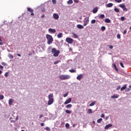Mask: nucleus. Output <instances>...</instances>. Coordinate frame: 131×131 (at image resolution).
Instances as JSON below:
<instances>
[{
	"mask_svg": "<svg viewBox=\"0 0 131 131\" xmlns=\"http://www.w3.org/2000/svg\"><path fill=\"white\" fill-rule=\"evenodd\" d=\"M48 49L49 50H51V53L53 54L54 57H58L59 56L60 54L59 50H57L56 48H52V46H50Z\"/></svg>",
	"mask_w": 131,
	"mask_h": 131,
	"instance_id": "1",
	"label": "nucleus"
},
{
	"mask_svg": "<svg viewBox=\"0 0 131 131\" xmlns=\"http://www.w3.org/2000/svg\"><path fill=\"white\" fill-rule=\"evenodd\" d=\"M46 38L48 40L47 43L48 45H51V43H53V37H52V36L51 35L49 34H47L46 35Z\"/></svg>",
	"mask_w": 131,
	"mask_h": 131,
	"instance_id": "2",
	"label": "nucleus"
},
{
	"mask_svg": "<svg viewBox=\"0 0 131 131\" xmlns=\"http://www.w3.org/2000/svg\"><path fill=\"white\" fill-rule=\"evenodd\" d=\"M59 78L61 79V80H66V79H69L70 78V75H62L59 77Z\"/></svg>",
	"mask_w": 131,
	"mask_h": 131,
	"instance_id": "3",
	"label": "nucleus"
},
{
	"mask_svg": "<svg viewBox=\"0 0 131 131\" xmlns=\"http://www.w3.org/2000/svg\"><path fill=\"white\" fill-rule=\"evenodd\" d=\"M66 41H67L68 43H70V45H72V43H73L74 40H73V39L68 37L66 38Z\"/></svg>",
	"mask_w": 131,
	"mask_h": 131,
	"instance_id": "4",
	"label": "nucleus"
},
{
	"mask_svg": "<svg viewBox=\"0 0 131 131\" xmlns=\"http://www.w3.org/2000/svg\"><path fill=\"white\" fill-rule=\"evenodd\" d=\"M83 22H84L83 26H86V25L89 24L90 22V19H89V17L85 18L84 19Z\"/></svg>",
	"mask_w": 131,
	"mask_h": 131,
	"instance_id": "5",
	"label": "nucleus"
},
{
	"mask_svg": "<svg viewBox=\"0 0 131 131\" xmlns=\"http://www.w3.org/2000/svg\"><path fill=\"white\" fill-rule=\"evenodd\" d=\"M28 12H30L31 13V16H34V13H33V9L32 8H30L29 7L27 8Z\"/></svg>",
	"mask_w": 131,
	"mask_h": 131,
	"instance_id": "6",
	"label": "nucleus"
},
{
	"mask_svg": "<svg viewBox=\"0 0 131 131\" xmlns=\"http://www.w3.org/2000/svg\"><path fill=\"white\" fill-rule=\"evenodd\" d=\"M112 126H113L112 124H108L104 127V129H109Z\"/></svg>",
	"mask_w": 131,
	"mask_h": 131,
	"instance_id": "7",
	"label": "nucleus"
},
{
	"mask_svg": "<svg viewBox=\"0 0 131 131\" xmlns=\"http://www.w3.org/2000/svg\"><path fill=\"white\" fill-rule=\"evenodd\" d=\"M83 76V74H80L77 76L76 79H77V80H80L81 78H82Z\"/></svg>",
	"mask_w": 131,
	"mask_h": 131,
	"instance_id": "8",
	"label": "nucleus"
},
{
	"mask_svg": "<svg viewBox=\"0 0 131 131\" xmlns=\"http://www.w3.org/2000/svg\"><path fill=\"white\" fill-rule=\"evenodd\" d=\"M53 18L54 19H55V20H58L59 19V15L57 13H54Z\"/></svg>",
	"mask_w": 131,
	"mask_h": 131,
	"instance_id": "9",
	"label": "nucleus"
},
{
	"mask_svg": "<svg viewBox=\"0 0 131 131\" xmlns=\"http://www.w3.org/2000/svg\"><path fill=\"white\" fill-rule=\"evenodd\" d=\"M71 98H69L67 100L64 102V105H67V104H69V103H71Z\"/></svg>",
	"mask_w": 131,
	"mask_h": 131,
	"instance_id": "10",
	"label": "nucleus"
},
{
	"mask_svg": "<svg viewBox=\"0 0 131 131\" xmlns=\"http://www.w3.org/2000/svg\"><path fill=\"white\" fill-rule=\"evenodd\" d=\"M49 32H51V33H56V30L52 28H50L48 30Z\"/></svg>",
	"mask_w": 131,
	"mask_h": 131,
	"instance_id": "11",
	"label": "nucleus"
},
{
	"mask_svg": "<svg viewBox=\"0 0 131 131\" xmlns=\"http://www.w3.org/2000/svg\"><path fill=\"white\" fill-rule=\"evenodd\" d=\"M48 99L49 100L54 99V95H53V94H50L49 95Z\"/></svg>",
	"mask_w": 131,
	"mask_h": 131,
	"instance_id": "12",
	"label": "nucleus"
},
{
	"mask_svg": "<svg viewBox=\"0 0 131 131\" xmlns=\"http://www.w3.org/2000/svg\"><path fill=\"white\" fill-rule=\"evenodd\" d=\"M54 103V99H49L48 105H52Z\"/></svg>",
	"mask_w": 131,
	"mask_h": 131,
	"instance_id": "13",
	"label": "nucleus"
},
{
	"mask_svg": "<svg viewBox=\"0 0 131 131\" xmlns=\"http://www.w3.org/2000/svg\"><path fill=\"white\" fill-rule=\"evenodd\" d=\"M77 28H78V29H83L84 28L83 26L79 24L77 25Z\"/></svg>",
	"mask_w": 131,
	"mask_h": 131,
	"instance_id": "14",
	"label": "nucleus"
},
{
	"mask_svg": "<svg viewBox=\"0 0 131 131\" xmlns=\"http://www.w3.org/2000/svg\"><path fill=\"white\" fill-rule=\"evenodd\" d=\"M97 12H98V7H95L93 10V13L94 14H96V13H97Z\"/></svg>",
	"mask_w": 131,
	"mask_h": 131,
	"instance_id": "15",
	"label": "nucleus"
},
{
	"mask_svg": "<svg viewBox=\"0 0 131 131\" xmlns=\"http://www.w3.org/2000/svg\"><path fill=\"white\" fill-rule=\"evenodd\" d=\"M119 97V95H113L111 96V99H117Z\"/></svg>",
	"mask_w": 131,
	"mask_h": 131,
	"instance_id": "16",
	"label": "nucleus"
},
{
	"mask_svg": "<svg viewBox=\"0 0 131 131\" xmlns=\"http://www.w3.org/2000/svg\"><path fill=\"white\" fill-rule=\"evenodd\" d=\"M69 72H71V73H76V70H75V69H70V70H69Z\"/></svg>",
	"mask_w": 131,
	"mask_h": 131,
	"instance_id": "17",
	"label": "nucleus"
},
{
	"mask_svg": "<svg viewBox=\"0 0 131 131\" xmlns=\"http://www.w3.org/2000/svg\"><path fill=\"white\" fill-rule=\"evenodd\" d=\"M104 22L105 23H111V20L109 19V18H105Z\"/></svg>",
	"mask_w": 131,
	"mask_h": 131,
	"instance_id": "18",
	"label": "nucleus"
},
{
	"mask_svg": "<svg viewBox=\"0 0 131 131\" xmlns=\"http://www.w3.org/2000/svg\"><path fill=\"white\" fill-rule=\"evenodd\" d=\"M13 99H10L9 100V102H8L9 105H13Z\"/></svg>",
	"mask_w": 131,
	"mask_h": 131,
	"instance_id": "19",
	"label": "nucleus"
},
{
	"mask_svg": "<svg viewBox=\"0 0 131 131\" xmlns=\"http://www.w3.org/2000/svg\"><path fill=\"white\" fill-rule=\"evenodd\" d=\"M106 7H107V8H112V7H113V4L108 3L106 5Z\"/></svg>",
	"mask_w": 131,
	"mask_h": 131,
	"instance_id": "20",
	"label": "nucleus"
},
{
	"mask_svg": "<svg viewBox=\"0 0 131 131\" xmlns=\"http://www.w3.org/2000/svg\"><path fill=\"white\" fill-rule=\"evenodd\" d=\"M126 86H127V85L126 84H124L123 85V86H122L121 88V91H124V90H125V89H126Z\"/></svg>",
	"mask_w": 131,
	"mask_h": 131,
	"instance_id": "21",
	"label": "nucleus"
},
{
	"mask_svg": "<svg viewBox=\"0 0 131 131\" xmlns=\"http://www.w3.org/2000/svg\"><path fill=\"white\" fill-rule=\"evenodd\" d=\"M63 36V34L62 33H60L57 35L58 38H61Z\"/></svg>",
	"mask_w": 131,
	"mask_h": 131,
	"instance_id": "22",
	"label": "nucleus"
},
{
	"mask_svg": "<svg viewBox=\"0 0 131 131\" xmlns=\"http://www.w3.org/2000/svg\"><path fill=\"white\" fill-rule=\"evenodd\" d=\"M68 5H72L73 4V1L72 0H69L67 2Z\"/></svg>",
	"mask_w": 131,
	"mask_h": 131,
	"instance_id": "23",
	"label": "nucleus"
},
{
	"mask_svg": "<svg viewBox=\"0 0 131 131\" xmlns=\"http://www.w3.org/2000/svg\"><path fill=\"white\" fill-rule=\"evenodd\" d=\"M8 56L9 59H14V56H13L11 54H9Z\"/></svg>",
	"mask_w": 131,
	"mask_h": 131,
	"instance_id": "24",
	"label": "nucleus"
},
{
	"mask_svg": "<svg viewBox=\"0 0 131 131\" xmlns=\"http://www.w3.org/2000/svg\"><path fill=\"white\" fill-rule=\"evenodd\" d=\"M104 18H105V15H104V14H101V15L99 16V19H104Z\"/></svg>",
	"mask_w": 131,
	"mask_h": 131,
	"instance_id": "25",
	"label": "nucleus"
},
{
	"mask_svg": "<svg viewBox=\"0 0 131 131\" xmlns=\"http://www.w3.org/2000/svg\"><path fill=\"white\" fill-rule=\"evenodd\" d=\"M113 67L115 68V69L116 71L118 72V69H117V67H116V64L115 63H113Z\"/></svg>",
	"mask_w": 131,
	"mask_h": 131,
	"instance_id": "26",
	"label": "nucleus"
},
{
	"mask_svg": "<svg viewBox=\"0 0 131 131\" xmlns=\"http://www.w3.org/2000/svg\"><path fill=\"white\" fill-rule=\"evenodd\" d=\"M72 104H68L67 106H66V108L67 109H69L70 108H72Z\"/></svg>",
	"mask_w": 131,
	"mask_h": 131,
	"instance_id": "27",
	"label": "nucleus"
},
{
	"mask_svg": "<svg viewBox=\"0 0 131 131\" xmlns=\"http://www.w3.org/2000/svg\"><path fill=\"white\" fill-rule=\"evenodd\" d=\"M71 111H69V110H66V113H67V114H71Z\"/></svg>",
	"mask_w": 131,
	"mask_h": 131,
	"instance_id": "28",
	"label": "nucleus"
},
{
	"mask_svg": "<svg viewBox=\"0 0 131 131\" xmlns=\"http://www.w3.org/2000/svg\"><path fill=\"white\" fill-rule=\"evenodd\" d=\"M72 34L75 38H77L78 37V35L77 34H76L74 33H73Z\"/></svg>",
	"mask_w": 131,
	"mask_h": 131,
	"instance_id": "29",
	"label": "nucleus"
},
{
	"mask_svg": "<svg viewBox=\"0 0 131 131\" xmlns=\"http://www.w3.org/2000/svg\"><path fill=\"white\" fill-rule=\"evenodd\" d=\"M96 104V101H94L93 102H92L90 104V106L91 107H92V106H95V104Z\"/></svg>",
	"mask_w": 131,
	"mask_h": 131,
	"instance_id": "30",
	"label": "nucleus"
},
{
	"mask_svg": "<svg viewBox=\"0 0 131 131\" xmlns=\"http://www.w3.org/2000/svg\"><path fill=\"white\" fill-rule=\"evenodd\" d=\"M119 7H120V8H121L122 9H123L124 7H125V5L122 4L119 5Z\"/></svg>",
	"mask_w": 131,
	"mask_h": 131,
	"instance_id": "31",
	"label": "nucleus"
},
{
	"mask_svg": "<svg viewBox=\"0 0 131 131\" xmlns=\"http://www.w3.org/2000/svg\"><path fill=\"white\" fill-rule=\"evenodd\" d=\"M102 120H103L102 118H100L98 120H97V123H101Z\"/></svg>",
	"mask_w": 131,
	"mask_h": 131,
	"instance_id": "32",
	"label": "nucleus"
},
{
	"mask_svg": "<svg viewBox=\"0 0 131 131\" xmlns=\"http://www.w3.org/2000/svg\"><path fill=\"white\" fill-rule=\"evenodd\" d=\"M101 29L102 31H105L106 30V27L105 26H102Z\"/></svg>",
	"mask_w": 131,
	"mask_h": 131,
	"instance_id": "33",
	"label": "nucleus"
},
{
	"mask_svg": "<svg viewBox=\"0 0 131 131\" xmlns=\"http://www.w3.org/2000/svg\"><path fill=\"white\" fill-rule=\"evenodd\" d=\"M123 11H124L125 12H127L128 10L127 8H126V7L125 6L123 8Z\"/></svg>",
	"mask_w": 131,
	"mask_h": 131,
	"instance_id": "34",
	"label": "nucleus"
},
{
	"mask_svg": "<svg viewBox=\"0 0 131 131\" xmlns=\"http://www.w3.org/2000/svg\"><path fill=\"white\" fill-rule=\"evenodd\" d=\"M114 11H115V12H116L117 13H119V9H118V8H115Z\"/></svg>",
	"mask_w": 131,
	"mask_h": 131,
	"instance_id": "35",
	"label": "nucleus"
},
{
	"mask_svg": "<svg viewBox=\"0 0 131 131\" xmlns=\"http://www.w3.org/2000/svg\"><path fill=\"white\" fill-rule=\"evenodd\" d=\"M92 113H93V111H92V109L88 110V113H89V114H92Z\"/></svg>",
	"mask_w": 131,
	"mask_h": 131,
	"instance_id": "36",
	"label": "nucleus"
},
{
	"mask_svg": "<svg viewBox=\"0 0 131 131\" xmlns=\"http://www.w3.org/2000/svg\"><path fill=\"white\" fill-rule=\"evenodd\" d=\"M45 129H46V130H47V131H51V128L49 127H46L45 128Z\"/></svg>",
	"mask_w": 131,
	"mask_h": 131,
	"instance_id": "37",
	"label": "nucleus"
},
{
	"mask_svg": "<svg viewBox=\"0 0 131 131\" xmlns=\"http://www.w3.org/2000/svg\"><path fill=\"white\" fill-rule=\"evenodd\" d=\"M65 126L66 127H67V128H69V126H70L69 123H66L65 125Z\"/></svg>",
	"mask_w": 131,
	"mask_h": 131,
	"instance_id": "38",
	"label": "nucleus"
},
{
	"mask_svg": "<svg viewBox=\"0 0 131 131\" xmlns=\"http://www.w3.org/2000/svg\"><path fill=\"white\" fill-rule=\"evenodd\" d=\"M8 75H9V72H6L4 74V76H5V77H8Z\"/></svg>",
	"mask_w": 131,
	"mask_h": 131,
	"instance_id": "39",
	"label": "nucleus"
},
{
	"mask_svg": "<svg viewBox=\"0 0 131 131\" xmlns=\"http://www.w3.org/2000/svg\"><path fill=\"white\" fill-rule=\"evenodd\" d=\"M117 38H118V39H120L121 37H120V35L119 34H118L117 35Z\"/></svg>",
	"mask_w": 131,
	"mask_h": 131,
	"instance_id": "40",
	"label": "nucleus"
},
{
	"mask_svg": "<svg viewBox=\"0 0 131 131\" xmlns=\"http://www.w3.org/2000/svg\"><path fill=\"white\" fill-rule=\"evenodd\" d=\"M95 23H96V20H95V19H93V20L91 21V24H95Z\"/></svg>",
	"mask_w": 131,
	"mask_h": 131,
	"instance_id": "41",
	"label": "nucleus"
},
{
	"mask_svg": "<svg viewBox=\"0 0 131 131\" xmlns=\"http://www.w3.org/2000/svg\"><path fill=\"white\" fill-rule=\"evenodd\" d=\"M121 21H124V20H125V17H124V16L121 17Z\"/></svg>",
	"mask_w": 131,
	"mask_h": 131,
	"instance_id": "42",
	"label": "nucleus"
},
{
	"mask_svg": "<svg viewBox=\"0 0 131 131\" xmlns=\"http://www.w3.org/2000/svg\"><path fill=\"white\" fill-rule=\"evenodd\" d=\"M56 3L57 1L56 0H52V4H53V5H56Z\"/></svg>",
	"mask_w": 131,
	"mask_h": 131,
	"instance_id": "43",
	"label": "nucleus"
},
{
	"mask_svg": "<svg viewBox=\"0 0 131 131\" xmlns=\"http://www.w3.org/2000/svg\"><path fill=\"white\" fill-rule=\"evenodd\" d=\"M4 95H0V100H4Z\"/></svg>",
	"mask_w": 131,
	"mask_h": 131,
	"instance_id": "44",
	"label": "nucleus"
},
{
	"mask_svg": "<svg viewBox=\"0 0 131 131\" xmlns=\"http://www.w3.org/2000/svg\"><path fill=\"white\" fill-rule=\"evenodd\" d=\"M67 96H68V93H67L63 94L64 98H66V97H67Z\"/></svg>",
	"mask_w": 131,
	"mask_h": 131,
	"instance_id": "45",
	"label": "nucleus"
},
{
	"mask_svg": "<svg viewBox=\"0 0 131 131\" xmlns=\"http://www.w3.org/2000/svg\"><path fill=\"white\" fill-rule=\"evenodd\" d=\"M2 65H3V66H7V63L6 62H2Z\"/></svg>",
	"mask_w": 131,
	"mask_h": 131,
	"instance_id": "46",
	"label": "nucleus"
},
{
	"mask_svg": "<svg viewBox=\"0 0 131 131\" xmlns=\"http://www.w3.org/2000/svg\"><path fill=\"white\" fill-rule=\"evenodd\" d=\"M120 66L122 67V68H124V66H123V63L122 62L120 63Z\"/></svg>",
	"mask_w": 131,
	"mask_h": 131,
	"instance_id": "47",
	"label": "nucleus"
},
{
	"mask_svg": "<svg viewBox=\"0 0 131 131\" xmlns=\"http://www.w3.org/2000/svg\"><path fill=\"white\" fill-rule=\"evenodd\" d=\"M108 48H110V49H113V46L112 45H107Z\"/></svg>",
	"mask_w": 131,
	"mask_h": 131,
	"instance_id": "48",
	"label": "nucleus"
},
{
	"mask_svg": "<svg viewBox=\"0 0 131 131\" xmlns=\"http://www.w3.org/2000/svg\"><path fill=\"white\" fill-rule=\"evenodd\" d=\"M115 1V2H117V3H121L122 0H114Z\"/></svg>",
	"mask_w": 131,
	"mask_h": 131,
	"instance_id": "49",
	"label": "nucleus"
},
{
	"mask_svg": "<svg viewBox=\"0 0 131 131\" xmlns=\"http://www.w3.org/2000/svg\"><path fill=\"white\" fill-rule=\"evenodd\" d=\"M130 91V89L129 88H127L126 90H125V92H128Z\"/></svg>",
	"mask_w": 131,
	"mask_h": 131,
	"instance_id": "50",
	"label": "nucleus"
},
{
	"mask_svg": "<svg viewBox=\"0 0 131 131\" xmlns=\"http://www.w3.org/2000/svg\"><path fill=\"white\" fill-rule=\"evenodd\" d=\"M120 89H121V87H120V86H119L117 89V91H119V90H120Z\"/></svg>",
	"mask_w": 131,
	"mask_h": 131,
	"instance_id": "51",
	"label": "nucleus"
},
{
	"mask_svg": "<svg viewBox=\"0 0 131 131\" xmlns=\"http://www.w3.org/2000/svg\"><path fill=\"white\" fill-rule=\"evenodd\" d=\"M59 62H60V61H59V60L55 61L54 62V64L56 65V64H58V63H59Z\"/></svg>",
	"mask_w": 131,
	"mask_h": 131,
	"instance_id": "52",
	"label": "nucleus"
},
{
	"mask_svg": "<svg viewBox=\"0 0 131 131\" xmlns=\"http://www.w3.org/2000/svg\"><path fill=\"white\" fill-rule=\"evenodd\" d=\"M101 117L102 118H103V117H105V114H101Z\"/></svg>",
	"mask_w": 131,
	"mask_h": 131,
	"instance_id": "53",
	"label": "nucleus"
},
{
	"mask_svg": "<svg viewBox=\"0 0 131 131\" xmlns=\"http://www.w3.org/2000/svg\"><path fill=\"white\" fill-rule=\"evenodd\" d=\"M126 32H127L126 30H124L123 33V34H126Z\"/></svg>",
	"mask_w": 131,
	"mask_h": 131,
	"instance_id": "54",
	"label": "nucleus"
},
{
	"mask_svg": "<svg viewBox=\"0 0 131 131\" xmlns=\"http://www.w3.org/2000/svg\"><path fill=\"white\" fill-rule=\"evenodd\" d=\"M0 69H4V67H3L2 65H0Z\"/></svg>",
	"mask_w": 131,
	"mask_h": 131,
	"instance_id": "55",
	"label": "nucleus"
},
{
	"mask_svg": "<svg viewBox=\"0 0 131 131\" xmlns=\"http://www.w3.org/2000/svg\"><path fill=\"white\" fill-rule=\"evenodd\" d=\"M10 122H13V123H14V122H16V121L15 120H11Z\"/></svg>",
	"mask_w": 131,
	"mask_h": 131,
	"instance_id": "56",
	"label": "nucleus"
},
{
	"mask_svg": "<svg viewBox=\"0 0 131 131\" xmlns=\"http://www.w3.org/2000/svg\"><path fill=\"white\" fill-rule=\"evenodd\" d=\"M40 125H41V126H43L45 125V123H41L40 124Z\"/></svg>",
	"mask_w": 131,
	"mask_h": 131,
	"instance_id": "57",
	"label": "nucleus"
},
{
	"mask_svg": "<svg viewBox=\"0 0 131 131\" xmlns=\"http://www.w3.org/2000/svg\"><path fill=\"white\" fill-rule=\"evenodd\" d=\"M42 12H46V10H45V8H43L41 9Z\"/></svg>",
	"mask_w": 131,
	"mask_h": 131,
	"instance_id": "58",
	"label": "nucleus"
},
{
	"mask_svg": "<svg viewBox=\"0 0 131 131\" xmlns=\"http://www.w3.org/2000/svg\"><path fill=\"white\" fill-rule=\"evenodd\" d=\"M45 14H43L41 16V18H45Z\"/></svg>",
	"mask_w": 131,
	"mask_h": 131,
	"instance_id": "59",
	"label": "nucleus"
},
{
	"mask_svg": "<svg viewBox=\"0 0 131 131\" xmlns=\"http://www.w3.org/2000/svg\"><path fill=\"white\" fill-rule=\"evenodd\" d=\"M17 56H18V57H21V54H17Z\"/></svg>",
	"mask_w": 131,
	"mask_h": 131,
	"instance_id": "60",
	"label": "nucleus"
},
{
	"mask_svg": "<svg viewBox=\"0 0 131 131\" xmlns=\"http://www.w3.org/2000/svg\"><path fill=\"white\" fill-rule=\"evenodd\" d=\"M74 1L76 3H78V1L77 0H74Z\"/></svg>",
	"mask_w": 131,
	"mask_h": 131,
	"instance_id": "61",
	"label": "nucleus"
},
{
	"mask_svg": "<svg viewBox=\"0 0 131 131\" xmlns=\"http://www.w3.org/2000/svg\"><path fill=\"white\" fill-rule=\"evenodd\" d=\"M41 117H42V115H40L39 118H41Z\"/></svg>",
	"mask_w": 131,
	"mask_h": 131,
	"instance_id": "62",
	"label": "nucleus"
},
{
	"mask_svg": "<svg viewBox=\"0 0 131 131\" xmlns=\"http://www.w3.org/2000/svg\"><path fill=\"white\" fill-rule=\"evenodd\" d=\"M3 73V71H2V70H0V74H2Z\"/></svg>",
	"mask_w": 131,
	"mask_h": 131,
	"instance_id": "63",
	"label": "nucleus"
},
{
	"mask_svg": "<svg viewBox=\"0 0 131 131\" xmlns=\"http://www.w3.org/2000/svg\"><path fill=\"white\" fill-rule=\"evenodd\" d=\"M31 55H32V53H29V54H28V56H31Z\"/></svg>",
	"mask_w": 131,
	"mask_h": 131,
	"instance_id": "64",
	"label": "nucleus"
}]
</instances>
